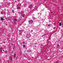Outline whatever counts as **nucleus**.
Instances as JSON below:
<instances>
[{"mask_svg": "<svg viewBox=\"0 0 63 63\" xmlns=\"http://www.w3.org/2000/svg\"><path fill=\"white\" fill-rule=\"evenodd\" d=\"M22 17H24V16H22Z\"/></svg>", "mask_w": 63, "mask_h": 63, "instance_id": "17", "label": "nucleus"}, {"mask_svg": "<svg viewBox=\"0 0 63 63\" xmlns=\"http://www.w3.org/2000/svg\"><path fill=\"white\" fill-rule=\"evenodd\" d=\"M14 20H15L16 21H17V20H16V19H14Z\"/></svg>", "mask_w": 63, "mask_h": 63, "instance_id": "11", "label": "nucleus"}, {"mask_svg": "<svg viewBox=\"0 0 63 63\" xmlns=\"http://www.w3.org/2000/svg\"><path fill=\"white\" fill-rule=\"evenodd\" d=\"M17 9H19V7H17Z\"/></svg>", "mask_w": 63, "mask_h": 63, "instance_id": "9", "label": "nucleus"}, {"mask_svg": "<svg viewBox=\"0 0 63 63\" xmlns=\"http://www.w3.org/2000/svg\"><path fill=\"white\" fill-rule=\"evenodd\" d=\"M14 47H15V46H14Z\"/></svg>", "mask_w": 63, "mask_h": 63, "instance_id": "29", "label": "nucleus"}, {"mask_svg": "<svg viewBox=\"0 0 63 63\" xmlns=\"http://www.w3.org/2000/svg\"><path fill=\"white\" fill-rule=\"evenodd\" d=\"M0 20L2 21H3V20H4V19L2 18V17H1L0 18Z\"/></svg>", "mask_w": 63, "mask_h": 63, "instance_id": "4", "label": "nucleus"}, {"mask_svg": "<svg viewBox=\"0 0 63 63\" xmlns=\"http://www.w3.org/2000/svg\"><path fill=\"white\" fill-rule=\"evenodd\" d=\"M2 53H4L2 52Z\"/></svg>", "mask_w": 63, "mask_h": 63, "instance_id": "28", "label": "nucleus"}, {"mask_svg": "<svg viewBox=\"0 0 63 63\" xmlns=\"http://www.w3.org/2000/svg\"><path fill=\"white\" fill-rule=\"evenodd\" d=\"M51 14H52V13H53V12H51Z\"/></svg>", "mask_w": 63, "mask_h": 63, "instance_id": "18", "label": "nucleus"}, {"mask_svg": "<svg viewBox=\"0 0 63 63\" xmlns=\"http://www.w3.org/2000/svg\"><path fill=\"white\" fill-rule=\"evenodd\" d=\"M28 22H29V24H32V23L33 22V21L32 20H29L28 21Z\"/></svg>", "mask_w": 63, "mask_h": 63, "instance_id": "1", "label": "nucleus"}, {"mask_svg": "<svg viewBox=\"0 0 63 63\" xmlns=\"http://www.w3.org/2000/svg\"><path fill=\"white\" fill-rule=\"evenodd\" d=\"M32 32H33V31H32Z\"/></svg>", "mask_w": 63, "mask_h": 63, "instance_id": "25", "label": "nucleus"}, {"mask_svg": "<svg viewBox=\"0 0 63 63\" xmlns=\"http://www.w3.org/2000/svg\"><path fill=\"white\" fill-rule=\"evenodd\" d=\"M23 16H24V14H23Z\"/></svg>", "mask_w": 63, "mask_h": 63, "instance_id": "20", "label": "nucleus"}, {"mask_svg": "<svg viewBox=\"0 0 63 63\" xmlns=\"http://www.w3.org/2000/svg\"><path fill=\"white\" fill-rule=\"evenodd\" d=\"M60 26H61L62 25L61 24V23L60 22L59 23V24Z\"/></svg>", "mask_w": 63, "mask_h": 63, "instance_id": "8", "label": "nucleus"}, {"mask_svg": "<svg viewBox=\"0 0 63 63\" xmlns=\"http://www.w3.org/2000/svg\"><path fill=\"white\" fill-rule=\"evenodd\" d=\"M47 25H48V27H49V26H50V25H49V24H47Z\"/></svg>", "mask_w": 63, "mask_h": 63, "instance_id": "13", "label": "nucleus"}, {"mask_svg": "<svg viewBox=\"0 0 63 63\" xmlns=\"http://www.w3.org/2000/svg\"><path fill=\"white\" fill-rule=\"evenodd\" d=\"M1 49L2 48H0Z\"/></svg>", "mask_w": 63, "mask_h": 63, "instance_id": "26", "label": "nucleus"}, {"mask_svg": "<svg viewBox=\"0 0 63 63\" xmlns=\"http://www.w3.org/2000/svg\"><path fill=\"white\" fill-rule=\"evenodd\" d=\"M23 47H25L26 46L25 45H22Z\"/></svg>", "mask_w": 63, "mask_h": 63, "instance_id": "7", "label": "nucleus"}, {"mask_svg": "<svg viewBox=\"0 0 63 63\" xmlns=\"http://www.w3.org/2000/svg\"><path fill=\"white\" fill-rule=\"evenodd\" d=\"M39 14H40V13H38V15H39Z\"/></svg>", "mask_w": 63, "mask_h": 63, "instance_id": "19", "label": "nucleus"}, {"mask_svg": "<svg viewBox=\"0 0 63 63\" xmlns=\"http://www.w3.org/2000/svg\"><path fill=\"white\" fill-rule=\"evenodd\" d=\"M19 31L20 32H22V31H23V30H19Z\"/></svg>", "mask_w": 63, "mask_h": 63, "instance_id": "6", "label": "nucleus"}, {"mask_svg": "<svg viewBox=\"0 0 63 63\" xmlns=\"http://www.w3.org/2000/svg\"><path fill=\"white\" fill-rule=\"evenodd\" d=\"M11 45H13V44H11Z\"/></svg>", "mask_w": 63, "mask_h": 63, "instance_id": "22", "label": "nucleus"}, {"mask_svg": "<svg viewBox=\"0 0 63 63\" xmlns=\"http://www.w3.org/2000/svg\"><path fill=\"white\" fill-rule=\"evenodd\" d=\"M30 51H31V50H30Z\"/></svg>", "mask_w": 63, "mask_h": 63, "instance_id": "27", "label": "nucleus"}, {"mask_svg": "<svg viewBox=\"0 0 63 63\" xmlns=\"http://www.w3.org/2000/svg\"><path fill=\"white\" fill-rule=\"evenodd\" d=\"M12 57L11 56H10L9 57V59L10 60H12Z\"/></svg>", "mask_w": 63, "mask_h": 63, "instance_id": "3", "label": "nucleus"}, {"mask_svg": "<svg viewBox=\"0 0 63 63\" xmlns=\"http://www.w3.org/2000/svg\"><path fill=\"white\" fill-rule=\"evenodd\" d=\"M18 14H19L20 15H21V12H17Z\"/></svg>", "mask_w": 63, "mask_h": 63, "instance_id": "5", "label": "nucleus"}, {"mask_svg": "<svg viewBox=\"0 0 63 63\" xmlns=\"http://www.w3.org/2000/svg\"><path fill=\"white\" fill-rule=\"evenodd\" d=\"M55 28H55V27H54V29H55Z\"/></svg>", "mask_w": 63, "mask_h": 63, "instance_id": "16", "label": "nucleus"}, {"mask_svg": "<svg viewBox=\"0 0 63 63\" xmlns=\"http://www.w3.org/2000/svg\"><path fill=\"white\" fill-rule=\"evenodd\" d=\"M23 44H25V42H24V41H23Z\"/></svg>", "mask_w": 63, "mask_h": 63, "instance_id": "14", "label": "nucleus"}, {"mask_svg": "<svg viewBox=\"0 0 63 63\" xmlns=\"http://www.w3.org/2000/svg\"><path fill=\"white\" fill-rule=\"evenodd\" d=\"M58 46H59V44H58Z\"/></svg>", "mask_w": 63, "mask_h": 63, "instance_id": "23", "label": "nucleus"}, {"mask_svg": "<svg viewBox=\"0 0 63 63\" xmlns=\"http://www.w3.org/2000/svg\"><path fill=\"white\" fill-rule=\"evenodd\" d=\"M15 56H16V54H14V57H15Z\"/></svg>", "mask_w": 63, "mask_h": 63, "instance_id": "10", "label": "nucleus"}, {"mask_svg": "<svg viewBox=\"0 0 63 63\" xmlns=\"http://www.w3.org/2000/svg\"><path fill=\"white\" fill-rule=\"evenodd\" d=\"M5 25H8V24H6Z\"/></svg>", "mask_w": 63, "mask_h": 63, "instance_id": "15", "label": "nucleus"}, {"mask_svg": "<svg viewBox=\"0 0 63 63\" xmlns=\"http://www.w3.org/2000/svg\"><path fill=\"white\" fill-rule=\"evenodd\" d=\"M12 12L13 13H14V10H12Z\"/></svg>", "mask_w": 63, "mask_h": 63, "instance_id": "12", "label": "nucleus"}, {"mask_svg": "<svg viewBox=\"0 0 63 63\" xmlns=\"http://www.w3.org/2000/svg\"><path fill=\"white\" fill-rule=\"evenodd\" d=\"M3 51H4V50H3Z\"/></svg>", "mask_w": 63, "mask_h": 63, "instance_id": "21", "label": "nucleus"}, {"mask_svg": "<svg viewBox=\"0 0 63 63\" xmlns=\"http://www.w3.org/2000/svg\"><path fill=\"white\" fill-rule=\"evenodd\" d=\"M4 10H6V9H4Z\"/></svg>", "mask_w": 63, "mask_h": 63, "instance_id": "24", "label": "nucleus"}, {"mask_svg": "<svg viewBox=\"0 0 63 63\" xmlns=\"http://www.w3.org/2000/svg\"><path fill=\"white\" fill-rule=\"evenodd\" d=\"M26 37L27 38H29L30 37V35L29 34H27L26 36Z\"/></svg>", "mask_w": 63, "mask_h": 63, "instance_id": "2", "label": "nucleus"}]
</instances>
